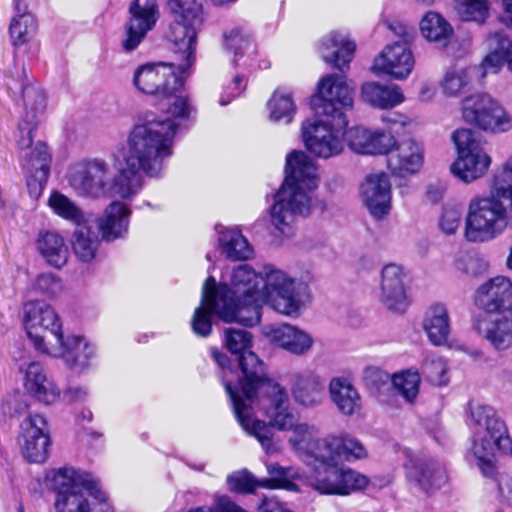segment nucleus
<instances>
[{"instance_id": "obj_18", "label": "nucleus", "mask_w": 512, "mask_h": 512, "mask_svg": "<svg viewBox=\"0 0 512 512\" xmlns=\"http://www.w3.org/2000/svg\"><path fill=\"white\" fill-rule=\"evenodd\" d=\"M415 66L413 53L405 41H397L386 45L375 57L372 70L395 80H405Z\"/></svg>"}, {"instance_id": "obj_39", "label": "nucleus", "mask_w": 512, "mask_h": 512, "mask_svg": "<svg viewBox=\"0 0 512 512\" xmlns=\"http://www.w3.org/2000/svg\"><path fill=\"white\" fill-rule=\"evenodd\" d=\"M475 127L494 134L505 133L512 129L511 114L492 96L486 105Z\"/></svg>"}, {"instance_id": "obj_5", "label": "nucleus", "mask_w": 512, "mask_h": 512, "mask_svg": "<svg viewBox=\"0 0 512 512\" xmlns=\"http://www.w3.org/2000/svg\"><path fill=\"white\" fill-rule=\"evenodd\" d=\"M262 271L240 264L223 273L217 297L223 303L219 318L225 322L257 325L261 320Z\"/></svg>"}, {"instance_id": "obj_35", "label": "nucleus", "mask_w": 512, "mask_h": 512, "mask_svg": "<svg viewBox=\"0 0 512 512\" xmlns=\"http://www.w3.org/2000/svg\"><path fill=\"white\" fill-rule=\"evenodd\" d=\"M24 386L35 398L45 404L55 402L60 391L50 380L42 365L38 362H32L25 371Z\"/></svg>"}, {"instance_id": "obj_12", "label": "nucleus", "mask_w": 512, "mask_h": 512, "mask_svg": "<svg viewBox=\"0 0 512 512\" xmlns=\"http://www.w3.org/2000/svg\"><path fill=\"white\" fill-rule=\"evenodd\" d=\"M311 467L313 471L307 484L320 495L348 496L366 488L369 483L365 475L336 460L316 461Z\"/></svg>"}, {"instance_id": "obj_34", "label": "nucleus", "mask_w": 512, "mask_h": 512, "mask_svg": "<svg viewBox=\"0 0 512 512\" xmlns=\"http://www.w3.org/2000/svg\"><path fill=\"white\" fill-rule=\"evenodd\" d=\"M361 98L378 109H391L405 101L404 93L398 85L381 84L375 81L362 85Z\"/></svg>"}, {"instance_id": "obj_14", "label": "nucleus", "mask_w": 512, "mask_h": 512, "mask_svg": "<svg viewBox=\"0 0 512 512\" xmlns=\"http://www.w3.org/2000/svg\"><path fill=\"white\" fill-rule=\"evenodd\" d=\"M111 176L110 164L102 158H89L70 166L67 180L71 188L81 196L106 197Z\"/></svg>"}, {"instance_id": "obj_43", "label": "nucleus", "mask_w": 512, "mask_h": 512, "mask_svg": "<svg viewBox=\"0 0 512 512\" xmlns=\"http://www.w3.org/2000/svg\"><path fill=\"white\" fill-rule=\"evenodd\" d=\"M37 246L46 261L56 268H61L68 258V249L64 239L56 232L46 231L39 235Z\"/></svg>"}, {"instance_id": "obj_62", "label": "nucleus", "mask_w": 512, "mask_h": 512, "mask_svg": "<svg viewBox=\"0 0 512 512\" xmlns=\"http://www.w3.org/2000/svg\"><path fill=\"white\" fill-rule=\"evenodd\" d=\"M47 180L45 164H41L35 174L27 175V188L31 198L37 200L41 196Z\"/></svg>"}, {"instance_id": "obj_30", "label": "nucleus", "mask_w": 512, "mask_h": 512, "mask_svg": "<svg viewBox=\"0 0 512 512\" xmlns=\"http://www.w3.org/2000/svg\"><path fill=\"white\" fill-rule=\"evenodd\" d=\"M356 45L346 34L330 32L320 43L323 60L343 71L352 60Z\"/></svg>"}, {"instance_id": "obj_53", "label": "nucleus", "mask_w": 512, "mask_h": 512, "mask_svg": "<svg viewBox=\"0 0 512 512\" xmlns=\"http://www.w3.org/2000/svg\"><path fill=\"white\" fill-rule=\"evenodd\" d=\"M490 96L487 93H475L463 98L461 101L463 120L474 126L486 105H489Z\"/></svg>"}, {"instance_id": "obj_9", "label": "nucleus", "mask_w": 512, "mask_h": 512, "mask_svg": "<svg viewBox=\"0 0 512 512\" xmlns=\"http://www.w3.org/2000/svg\"><path fill=\"white\" fill-rule=\"evenodd\" d=\"M262 277L261 308L267 304L280 314L299 316L308 298L307 286L272 264L263 266Z\"/></svg>"}, {"instance_id": "obj_26", "label": "nucleus", "mask_w": 512, "mask_h": 512, "mask_svg": "<svg viewBox=\"0 0 512 512\" xmlns=\"http://www.w3.org/2000/svg\"><path fill=\"white\" fill-rule=\"evenodd\" d=\"M499 317L481 315L474 319L473 327L495 349L505 350L512 345V323L505 314Z\"/></svg>"}, {"instance_id": "obj_48", "label": "nucleus", "mask_w": 512, "mask_h": 512, "mask_svg": "<svg viewBox=\"0 0 512 512\" xmlns=\"http://www.w3.org/2000/svg\"><path fill=\"white\" fill-rule=\"evenodd\" d=\"M96 484H89L80 490H73L70 494H61L56 497L55 509L57 512H92L88 500L90 490H96Z\"/></svg>"}, {"instance_id": "obj_16", "label": "nucleus", "mask_w": 512, "mask_h": 512, "mask_svg": "<svg viewBox=\"0 0 512 512\" xmlns=\"http://www.w3.org/2000/svg\"><path fill=\"white\" fill-rule=\"evenodd\" d=\"M475 306L486 315L505 314L512 311V281L502 275L480 284L473 295Z\"/></svg>"}, {"instance_id": "obj_29", "label": "nucleus", "mask_w": 512, "mask_h": 512, "mask_svg": "<svg viewBox=\"0 0 512 512\" xmlns=\"http://www.w3.org/2000/svg\"><path fill=\"white\" fill-rule=\"evenodd\" d=\"M267 336L277 346L298 356L308 353L314 344L309 333L290 324L271 327Z\"/></svg>"}, {"instance_id": "obj_50", "label": "nucleus", "mask_w": 512, "mask_h": 512, "mask_svg": "<svg viewBox=\"0 0 512 512\" xmlns=\"http://www.w3.org/2000/svg\"><path fill=\"white\" fill-rule=\"evenodd\" d=\"M22 98L24 105L23 118L32 121L38 120L46 109V95L43 89L34 83H28L23 86Z\"/></svg>"}, {"instance_id": "obj_36", "label": "nucleus", "mask_w": 512, "mask_h": 512, "mask_svg": "<svg viewBox=\"0 0 512 512\" xmlns=\"http://www.w3.org/2000/svg\"><path fill=\"white\" fill-rule=\"evenodd\" d=\"M218 243L226 258L233 261L251 259L254 249L238 228H226L222 225L215 227Z\"/></svg>"}, {"instance_id": "obj_54", "label": "nucleus", "mask_w": 512, "mask_h": 512, "mask_svg": "<svg viewBox=\"0 0 512 512\" xmlns=\"http://www.w3.org/2000/svg\"><path fill=\"white\" fill-rule=\"evenodd\" d=\"M457 11L464 21L483 23L489 14V3L486 0H458Z\"/></svg>"}, {"instance_id": "obj_6", "label": "nucleus", "mask_w": 512, "mask_h": 512, "mask_svg": "<svg viewBox=\"0 0 512 512\" xmlns=\"http://www.w3.org/2000/svg\"><path fill=\"white\" fill-rule=\"evenodd\" d=\"M512 210V184L496 179L488 195H475L468 203L464 237L470 243H487L506 230Z\"/></svg>"}, {"instance_id": "obj_1", "label": "nucleus", "mask_w": 512, "mask_h": 512, "mask_svg": "<svg viewBox=\"0 0 512 512\" xmlns=\"http://www.w3.org/2000/svg\"><path fill=\"white\" fill-rule=\"evenodd\" d=\"M167 7L171 21L166 38L172 43L179 62L141 65L134 72L133 84L142 93L161 98V114L147 112L142 123L152 115L157 121L173 123L175 135L181 122L189 118L193 111L189 97L182 88L196 61L197 37L205 15L202 0H168Z\"/></svg>"}, {"instance_id": "obj_10", "label": "nucleus", "mask_w": 512, "mask_h": 512, "mask_svg": "<svg viewBox=\"0 0 512 512\" xmlns=\"http://www.w3.org/2000/svg\"><path fill=\"white\" fill-rule=\"evenodd\" d=\"M24 326L36 350L43 354H63L62 323L58 314L43 301H29L24 305Z\"/></svg>"}, {"instance_id": "obj_33", "label": "nucleus", "mask_w": 512, "mask_h": 512, "mask_svg": "<svg viewBox=\"0 0 512 512\" xmlns=\"http://www.w3.org/2000/svg\"><path fill=\"white\" fill-rule=\"evenodd\" d=\"M130 210L119 201L112 202L98 219V228L102 238L114 241L124 237L128 231Z\"/></svg>"}, {"instance_id": "obj_47", "label": "nucleus", "mask_w": 512, "mask_h": 512, "mask_svg": "<svg viewBox=\"0 0 512 512\" xmlns=\"http://www.w3.org/2000/svg\"><path fill=\"white\" fill-rule=\"evenodd\" d=\"M99 239L95 232L88 226H77L72 241V249L75 256L82 262L92 261L97 253Z\"/></svg>"}, {"instance_id": "obj_63", "label": "nucleus", "mask_w": 512, "mask_h": 512, "mask_svg": "<svg viewBox=\"0 0 512 512\" xmlns=\"http://www.w3.org/2000/svg\"><path fill=\"white\" fill-rule=\"evenodd\" d=\"M490 489H496L497 497L500 502L512 506V478L507 475H501L497 480H491L488 483Z\"/></svg>"}, {"instance_id": "obj_49", "label": "nucleus", "mask_w": 512, "mask_h": 512, "mask_svg": "<svg viewBox=\"0 0 512 512\" xmlns=\"http://www.w3.org/2000/svg\"><path fill=\"white\" fill-rule=\"evenodd\" d=\"M48 206L57 216L76 226L85 223L83 211L71 199L58 191H54L50 194Z\"/></svg>"}, {"instance_id": "obj_25", "label": "nucleus", "mask_w": 512, "mask_h": 512, "mask_svg": "<svg viewBox=\"0 0 512 512\" xmlns=\"http://www.w3.org/2000/svg\"><path fill=\"white\" fill-rule=\"evenodd\" d=\"M291 393L297 404L313 408L324 400L325 385L322 378L315 372L301 371L293 375Z\"/></svg>"}, {"instance_id": "obj_22", "label": "nucleus", "mask_w": 512, "mask_h": 512, "mask_svg": "<svg viewBox=\"0 0 512 512\" xmlns=\"http://www.w3.org/2000/svg\"><path fill=\"white\" fill-rule=\"evenodd\" d=\"M361 198L376 219H383L391 210V183L385 173H375L366 176L361 185Z\"/></svg>"}, {"instance_id": "obj_52", "label": "nucleus", "mask_w": 512, "mask_h": 512, "mask_svg": "<svg viewBox=\"0 0 512 512\" xmlns=\"http://www.w3.org/2000/svg\"><path fill=\"white\" fill-rule=\"evenodd\" d=\"M392 383L407 402H412L419 392L420 375L416 370L408 369L395 374Z\"/></svg>"}, {"instance_id": "obj_17", "label": "nucleus", "mask_w": 512, "mask_h": 512, "mask_svg": "<svg viewBox=\"0 0 512 512\" xmlns=\"http://www.w3.org/2000/svg\"><path fill=\"white\" fill-rule=\"evenodd\" d=\"M50 444L49 430L45 418L39 414L29 415L20 425L19 445L29 462L43 463Z\"/></svg>"}, {"instance_id": "obj_60", "label": "nucleus", "mask_w": 512, "mask_h": 512, "mask_svg": "<svg viewBox=\"0 0 512 512\" xmlns=\"http://www.w3.org/2000/svg\"><path fill=\"white\" fill-rule=\"evenodd\" d=\"M371 130L356 126L348 130H344L343 141L347 143L348 147L359 154H366L367 144L370 142Z\"/></svg>"}, {"instance_id": "obj_38", "label": "nucleus", "mask_w": 512, "mask_h": 512, "mask_svg": "<svg viewBox=\"0 0 512 512\" xmlns=\"http://www.w3.org/2000/svg\"><path fill=\"white\" fill-rule=\"evenodd\" d=\"M13 1L16 15L10 24V36L13 45L21 47L33 38L37 25L34 16L27 11V0Z\"/></svg>"}, {"instance_id": "obj_15", "label": "nucleus", "mask_w": 512, "mask_h": 512, "mask_svg": "<svg viewBox=\"0 0 512 512\" xmlns=\"http://www.w3.org/2000/svg\"><path fill=\"white\" fill-rule=\"evenodd\" d=\"M315 115L337 119L342 109L353 107V91L343 77L328 75L318 85V95L312 100Z\"/></svg>"}, {"instance_id": "obj_64", "label": "nucleus", "mask_w": 512, "mask_h": 512, "mask_svg": "<svg viewBox=\"0 0 512 512\" xmlns=\"http://www.w3.org/2000/svg\"><path fill=\"white\" fill-rule=\"evenodd\" d=\"M34 287L37 291L52 296L60 291L61 284L54 275L41 274L35 280Z\"/></svg>"}, {"instance_id": "obj_20", "label": "nucleus", "mask_w": 512, "mask_h": 512, "mask_svg": "<svg viewBox=\"0 0 512 512\" xmlns=\"http://www.w3.org/2000/svg\"><path fill=\"white\" fill-rule=\"evenodd\" d=\"M402 266L391 263L382 268L379 301L388 310L403 313L410 305Z\"/></svg>"}, {"instance_id": "obj_23", "label": "nucleus", "mask_w": 512, "mask_h": 512, "mask_svg": "<svg viewBox=\"0 0 512 512\" xmlns=\"http://www.w3.org/2000/svg\"><path fill=\"white\" fill-rule=\"evenodd\" d=\"M289 431L292 434L288 439V443L293 452L307 466H315L316 461H320V454H324V451H321L320 445L324 442V438H317L315 427L300 421Z\"/></svg>"}, {"instance_id": "obj_19", "label": "nucleus", "mask_w": 512, "mask_h": 512, "mask_svg": "<svg viewBox=\"0 0 512 512\" xmlns=\"http://www.w3.org/2000/svg\"><path fill=\"white\" fill-rule=\"evenodd\" d=\"M130 20L126 28L123 49L133 51L156 24L159 11L156 0H134L129 7Z\"/></svg>"}, {"instance_id": "obj_28", "label": "nucleus", "mask_w": 512, "mask_h": 512, "mask_svg": "<svg viewBox=\"0 0 512 512\" xmlns=\"http://www.w3.org/2000/svg\"><path fill=\"white\" fill-rule=\"evenodd\" d=\"M405 468L408 478L425 491L440 488L447 480L445 468L432 459L411 458Z\"/></svg>"}, {"instance_id": "obj_11", "label": "nucleus", "mask_w": 512, "mask_h": 512, "mask_svg": "<svg viewBox=\"0 0 512 512\" xmlns=\"http://www.w3.org/2000/svg\"><path fill=\"white\" fill-rule=\"evenodd\" d=\"M452 139L457 150V157L450 166L452 175L465 184L484 177L492 164L484 143L466 128L456 130Z\"/></svg>"}, {"instance_id": "obj_24", "label": "nucleus", "mask_w": 512, "mask_h": 512, "mask_svg": "<svg viewBox=\"0 0 512 512\" xmlns=\"http://www.w3.org/2000/svg\"><path fill=\"white\" fill-rule=\"evenodd\" d=\"M223 303L217 297L216 280L209 276L202 289L201 304L194 311L191 326L193 332L201 337H207L212 332V315L219 317V310Z\"/></svg>"}, {"instance_id": "obj_45", "label": "nucleus", "mask_w": 512, "mask_h": 512, "mask_svg": "<svg viewBox=\"0 0 512 512\" xmlns=\"http://www.w3.org/2000/svg\"><path fill=\"white\" fill-rule=\"evenodd\" d=\"M267 109L271 121L283 124L292 122L297 111L291 92L284 88L274 91L267 102Z\"/></svg>"}, {"instance_id": "obj_8", "label": "nucleus", "mask_w": 512, "mask_h": 512, "mask_svg": "<svg viewBox=\"0 0 512 512\" xmlns=\"http://www.w3.org/2000/svg\"><path fill=\"white\" fill-rule=\"evenodd\" d=\"M224 343L229 352L236 356L242 373V377H238L237 383L232 385L249 399L252 384L267 376L264 363L251 351L252 335L243 329L227 328L224 330ZM211 356L224 371L222 379L227 375V378L233 382L234 372L230 369L228 357L216 348L211 350Z\"/></svg>"}, {"instance_id": "obj_37", "label": "nucleus", "mask_w": 512, "mask_h": 512, "mask_svg": "<svg viewBox=\"0 0 512 512\" xmlns=\"http://www.w3.org/2000/svg\"><path fill=\"white\" fill-rule=\"evenodd\" d=\"M490 52L484 58L482 67L486 72L496 73L503 65L512 73V41L503 33L495 32L488 37Z\"/></svg>"}, {"instance_id": "obj_2", "label": "nucleus", "mask_w": 512, "mask_h": 512, "mask_svg": "<svg viewBox=\"0 0 512 512\" xmlns=\"http://www.w3.org/2000/svg\"><path fill=\"white\" fill-rule=\"evenodd\" d=\"M174 126L149 115L145 123L133 127L116 156L120 168L116 176L109 178L106 197L131 199L142 189L143 175L162 176L166 161L173 154Z\"/></svg>"}, {"instance_id": "obj_41", "label": "nucleus", "mask_w": 512, "mask_h": 512, "mask_svg": "<svg viewBox=\"0 0 512 512\" xmlns=\"http://www.w3.org/2000/svg\"><path fill=\"white\" fill-rule=\"evenodd\" d=\"M266 468L270 477L261 479L258 483L259 487L284 489L292 492L300 491L298 485L294 482L302 476L300 468L295 466L285 467L278 463L267 464Z\"/></svg>"}, {"instance_id": "obj_27", "label": "nucleus", "mask_w": 512, "mask_h": 512, "mask_svg": "<svg viewBox=\"0 0 512 512\" xmlns=\"http://www.w3.org/2000/svg\"><path fill=\"white\" fill-rule=\"evenodd\" d=\"M320 461L329 462L342 457L345 461L351 462L367 457L368 453L364 445L356 438L348 435H330L324 438L321 444Z\"/></svg>"}, {"instance_id": "obj_32", "label": "nucleus", "mask_w": 512, "mask_h": 512, "mask_svg": "<svg viewBox=\"0 0 512 512\" xmlns=\"http://www.w3.org/2000/svg\"><path fill=\"white\" fill-rule=\"evenodd\" d=\"M328 391L332 403L341 414L352 416L361 411V395L347 378L333 377L329 382Z\"/></svg>"}, {"instance_id": "obj_51", "label": "nucleus", "mask_w": 512, "mask_h": 512, "mask_svg": "<svg viewBox=\"0 0 512 512\" xmlns=\"http://www.w3.org/2000/svg\"><path fill=\"white\" fill-rule=\"evenodd\" d=\"M52 487L61 494H70L73 490H80L90 483L85 481L73 468H61L53 473L51 478Z\"/></svg>"}, {"instance_id": "obj_61", "label": "nucleus", "mask_w": 512, "mask_h": 512, "mask_svg": "<svg viewBox=\"0 0 512 512\" xmlns=\"http://www.w3.org/2000/svg\"><path fill=\"white\" fill-rule=\"evenodd\" d=\"M259 481L247 471L234 472L227 478L230 490L235 492H253L256 487H259Z\"/></svg>"}, {"instance_id": "obj_56", "label": "nucleus", "mask_w": 512, "mask_h": 512, "mask_svg": "<svg viewBox=\"0 0 512 512\" xmlns=\"http://www.w3.org/2000/svg\"><path fill=\"white\" fill-rule=\"evenodd\" d=\"M422 372L426 380L433 385L445 386L449 382L448 366L443 358H428L423 363Z\"/></svg>"}, {"instance_id": "obj_40", "label": "nucleus", "mask_w": 512, "mask_h": 512, "mask_svg": "<svg viewBox=\"0 0 512 512\" xmlns=\"http://www.w3.org/2000/svg\"><path fill=\"white\" fill-rule=\"evenodd\" d=\"M475 127L494 134L505 133L512 129L511 114L492 96L486 105Z\"/></svg>"}, {"instance_id": "obj_21", "label": "nucleus", "mask_w": 512, "mask_h": 512, "mask_svg": "<svg viewBox=\"0 0 512 512\" xmlns=\"http://www.w3.org/2000/svg\"><path fill=\"white\" fill-rule=\"evenodd\" d=\"M425 150L421 142L407 138L397 141L387 156V168L393 176L405 178L420 172Z\"/></svg>"}, {"instance_id": "obj_13", "label": "nucleus", "mask_w": 512, "mask_h": 512, "mask_svg": "<svg viewBox=\"0 0 512 512\" xmlns=\"http://www.w3.org/2000/svg\"><path fill=\"white\" fill-rule=\"evenodd\" d=\"M348 120L345 114H338L337 119L321 117L306 120L301 131L308 151L323 159L338 156L344 149V130Z\"/></svg>"}, {"instance_id": "obj_31", "label": "nucleus", "mask_w": 512, "mask_h": 512, "mask_svg": "<svg viewBox=\"0 0 512 512\" xmlns=\"http://www.w3.org/2000/svg\"><path fill=\"white\" fill-rule=\"evenodd\" d=\"M422 327L433 345H445L451 332L447 305L442 302L432 303L425 311Z\"/></svg>"}, {"instance_id": "obj_44", "label": "nucleus", "mask_w": 512, "mask_h": 512, "mask_svg": "<svg viewBox=\"0 0 512 512\" xmlns=\"http://www.w3.org/2000/svg\"><path fill=\"white\" fill-rule=\"evenodd\" d=\"M478 72V67H450L439 82L442 94L450 98L458 97L470 85L472 77Z\"/></svg>"}, {"instance_id": "obj_46", "label": "nucleus", "mask_w": 512, "mask_h": 512, "mask_svg": "<svg viewBox=\"0 0 512 512\" xmlns=\"http://www.w3.org/2000/svg\"><path fill=\"white\" fill-rule=\"evenodd\" d=\"M422 36L431 42L446 46L453 34L452 26L437 12H427L420 22Z\"/></svg>"}, {"instance_id": "obj_4", "label": "nucleus", "mask_w": 512, "mask_h": 512, "mask_svg": "<svg viewBox=\"0 0 512 512\" xmlns=\"http://www.w3.org/2000/svg\"><path fill=\"white\" fill-rule=\"evenodd\" d=\"M318 184L315 162L305 152L289 153L286 157L284 182L270 209L271 223L279 233L289 238L294 234L298 217L325 211V201L312 193Z\"/></svg>"}, {"instance_id": "obj_3", "label": "nucleus", "mask_w": 512, "mask_h": 512, "mask_svg": "<svg viewBox=\"0 0 512 512\" xmlns=\"http://www.w3.org/2000/svg\"><path fill=\"white\" fill-rule=\"evenodd\" d=\"M223 385L242 429L255 437L267 453L275 452L271 427L289 431L299 421L298 414L290 406L285 387L265 376L252 384L248 400L237 387H233L227 375L223 378Z\"/></svg>"}, {"instance_id": "obj_55", "label": "nucleus", "mask_w": 512, "mask_h": 512, "mask_svg": "<svg viewBox=\"0 0 512 512\" xmlns=\"http://www.w3.org/2000/svg\"><path fill=\"white\" fill-rule=\"evenodd\" d=\"M224 46L226 50L234 54V62L237 63L239 57L250 50H254V45L249 36L240 29L233 28L224 34Z\"/></svg>"}, {"instance_id": "obj_42", "label": "nucleus", "mask_w": 512, "mask_h": 512, "mask_svg": "<svg viewBox=\"0 0 512 512\" xmlns=\"http://www.w3.org/2000/svg\"><path fill=\"white\" fill-rule=\"evenodd\" d=\"M63 354H52L53 357H61L71 367L85 369L89 366L90 359L95 355V347L85 338L80 336H68L63 340Z\"/></svg>"}, {"instance_id": "obj_59", "label": "nucleus", "mask_w": 512, "mask_h": 512, "mask_svg": "<svg viewBox=\"0 0 512 512\" xmlns=\"http://www.w3.org/2000/svg\"><path fill=\"white\" fill-rule=\"evenodd\" d=\"M462 220V207L460 204H446L442 208L439 219V228L446 235H453L458 230Z\"/></svg>"}, {"instance_id": "obj_7", "label": "nucleus", "mask_w": 512, "mask_h": 512, "mask_svg": "<svg viewBox=\"0 0 512 512\" xmlns=\"http://www.w3.org/2000/svg\"><path fill=\"white\" fill-rule=\"evenodd\" d=\"M470 425L473 428L471 452L485 477L496 474L495 453L512 455V440L505 422L495 409L486 404H470Z\"/></svg>"}, {"instance_id": "obj_58", "label": "nucleus", "mask_w": 512, "mask_h": 512, "mask_svg": "<svg viewBox=\"0 0 512 512\" xmlns=\"http://www.w3.org/2000/svg\"><path fill=\"white\" fill-rule=\"evenodd\" d=\"M51 156L46 144L39 142L35 145L28 157L23 160V168L27 175L35 174L41 164H45L46 175L49 176Z\"/></svg>"}, {"instance_id": "obj_57", "label": "nucleus", "mask_w": 512, "mask_h": 512, "mask_svg": "<svg viewBox=\"0 0 512 512\" xmlns=\"http://www.w3.org/2000/svg\"><path fill=\"white\" fill-rule=\"evenodd\" d=\"M397 140L389 130L374 129L371 130L370 142L367 144V155L390 154Z\"/></svg>"}]
</instances>
